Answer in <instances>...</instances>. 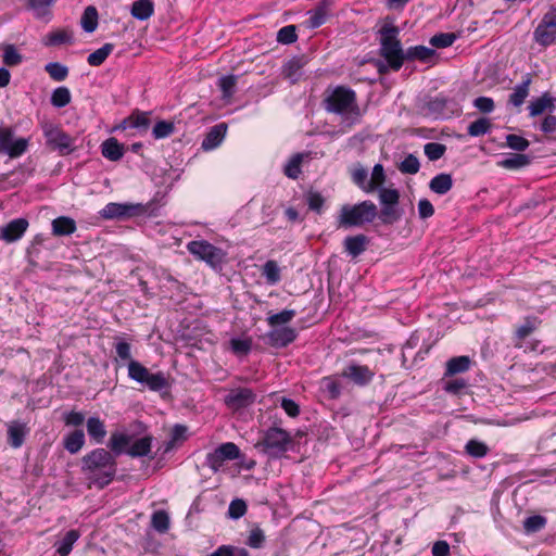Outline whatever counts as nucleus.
<instances>
[{
	"instance_id": "nucleus-1",
	"label": "nucleus",
	"mask_w": 556,
	"mask_h": 556,
	"mask_svg": "<svg viewBox=\"0 0 556 556\" xmlns=\"http://www.w3.org/2000/svg\"><path fill=\"white\" fill-rule=\"evenodd\" d=\"M81 471L89 482L102 490L115 478L117 462L104 447H97L81 458Z\"/></svg>"
},
{
	"instance_id": "nucleus-2",
	"label": "nucleus",
	"mask_w": 556,
	"mask_h": 556,
	"mask_svg": "<svg viewBox=\"0 0 556 556\" xmlns=\"http://www.w3.org/2000/svg\"><path fill=\"white\" fill-rule=\"evenodd\" d=\"M377 216L378 207L370 200H365L356 204H343L337 216V228H361L367 224L374 223Z\"/></svg>"
},
{
	"instance_id": "nucleus-3",
	"label": "nucleus",
	"mask_w": 556,
	"mask_h": 556,
	"mask_svg": "<svg viewBox=\"0 0 556 556\" xmlns=\"http://www.w3.org/2000/svg\"><path fill=\"white\" fill-rule=\"evenodd\" d=\"M255 447L261 448L269 458L278 459L294 448V440L287 430L273 426L264 431Z\"/></svg>"
},
{
	"instance_id": "nucleus-4",
	"label": "nucleus",
	"mask_w": 556,
	"mask_h": 556,
	"mask_svg": "<svg viewBox=\"0 0 556 556\" xmlns=\"http://www.w3.org/2000/svg\"><path fill=\"white\" fill-rule=\"evenodd\" d=\"M161 207L156 198H153L146 204L142 203H114L106 204L100 215L104 219H124L134 216H156Z\"/></svg>"
},
{
	"instance_id": "nucleus-5",
	"label": "nucleus",
	"mask_w": 556,
	"mask_h": 556,
	"mask_svg": "<svg viewBox=\"0 0 556 556\" xmlns=\"http://www.w3.org/2000/svg\"><path fill=\"white\" fill-rule=\"evenodd\" d=\"M380 55L383 60H374L379 74H386L390 68L399 71L405 62V50L397 37H380Z\"/></svg>"
},
{
	"instance_id": "nucleus-6",
	"label": "nucleus",
	"mask_w": 556,
	"mask_h": 556,
	"mask_svg": "<svg viewBox=\"0 0 556 556\" xmlns=\"http://www.w3.org/2000/svg\"><path fill=\"white\" fill-rule=\"evenodd\" d=\"M325 102L327 111L342 114L356 108V93L351 88L338 86L326 98Z\"/></svg>"
},
{
	"instance_id": "nucleus-7",
	"label": "nucleus",
	"mask_w": 556,
	"mask_h": 556,
	"mask_svg": "<svg viewBox=\"0 0 556 556\" xmlns=\"http://www.w3.org/2000/svg\"><path fill=\"white\" fill-rule=\"evenodd\" d=\"M188 251L214 269L222 268V264L224 263L226 255L220 248H217L205 240L189 242Z\"/></svg>"
},
{
	"instance_id": "nucleus-8",
	"label": "nucleus",
	"mask_w": 556,
	"mask_h": 556,
	"mask_svg": "<svg viewBox=\"0 0 556 556\" xmlns=\"http://www.w3.org/2000/svg\"><path fill=\"white\" fill-rule=\"evenodd\" d=\"M43 136L46 138L47 146L51 150L58 151L62 156L71 154L76 149L74 146V139L58 127L46 125L43 127Z\"/></svg>"
},
{
	"instance_id": "nucleus-9",
	"label": "nucleus",
	"mask_w": 556,
	"mask_h": 556,
	"mask_svg": "<svg viewBox=\"0 0 556 556\" xmlns=\"http://www.w3.org/2000/svg\"><path fill=\"white\" fill-rule=\"evenodd\" d=\"M28 144L26 138H14L13 128L0 126V153L17 159L27 151Z\"/></svg>"
},
{
	"instance_id": "nucleus-10",
	"label": "nucleus",
	"mask_w": 556,
	"mask_h": 556,
	"mask_svg": "<svg viewBox=\"0 0 556 556\" xmlns=\"http://www.w3.org/2000/svg\"><path fill=\"white\" fill-rule=\"evenodd\" d=\"M426 106L428 113L434 118L446 119L454 115H459L462 112V106L455 99L447 98L443 94H438L430 99Z\"/></svg>"
},
{
	"instance_id": "nucleus-11",
	"label": "nucleus",
	"mask_w": 556,
	"mask_h": 556,
	"mask_svg": "<svg viewBox=\"0 0 556 556\" xmlns=\"http://www.w3.org/2000/svg\"><path fill=\"white\" fill-rule=\"evenodd\" d=\"M341 376L351 380L356 386L365 387L374 379L375 371L366 365H359L355 362H351L344 367Z\"/></svg>"
},
{
	"instance_id": "nucleus-12",
	"label": "nucleus",
	"mask_w": 556,
	"mask_h": 556,
	"mask_svg": "<svg viewBox=\"0 0 556 556\" xmlns=\"http://www.w3.org/2000/svg\"><path fill=\"white\" fill-rule=\"evenodd\" d=\"M256 394L249 388H237L225 396V404L231 410H240L254 404Z\"/></svg>"
},
{
	"instance_id": "nucleus-13",
	"label": "nucleus",
	"mask_w": 556,
	"mask_h": 556,
	"mask_svg": "<svg viewBox=\"0 0 556 556\" xmlns=\"http://www.w3.org/2000/svg\"><path fill=\"white\" fill-rule=\"evenodd\" d=\"M331 5V0L319 1L314 9L307 11V17L301 23V26L305 29L312 30L325 24L330 14Z\"/></svg>"
},
{
	"instance_id": "nucleus-14",
	"label": "nucleus",
	"mask_w": 556,
	"mask_h": 556,
	"mask_svg": "<svg viewBox=\"0 0 556 556\" xmlns=\"http://www.w3.org/2000/svg\"><path fill=\"white\" fill-rule=\"evenodd\" d=\"M298 337L295 329L291 327H280L268 331L265 336L266 343L273 348L281 349L292 343Z\"/></svg>"
},
{
	"instance_id": "nucleus-15",
	"label": "nucleus",
	"mask_w": 556,
	"mask_h": 556,
	"mask_svg": "<svg viewBox=\"0 0 556 556\" xmlns=\"http://www.w3.org/2000/svg\"><path fill=\"white\" fill-rule=\"evenodd\" d=\"M28 225L26 218H15L0 228V239L8 243L15 242L23 237Z\"/></svg>"
},
{
	"instance_id": "nucleus-16",
	"label": "nucleus",
	"mask_w": 556,
	"mask_h": 556,
	"mask_svg": "<svg viewBox=\"0 0 556 556\" xmlns=\"http://www.w3.org/2000/svg\"><path fill=\"white\" fill-rule=\"evenodd\" d=\"M29 433V428L25 422L12 420L8 424V444L13 448H20Z\"/></svg>"
},
{
	"instance_id": "nucleus-17",
	"label": "nucleus",
	"mask_w": 556,
	"mask_h": 556,
	"mask_svg": "<svg viewBox=\"0 0 556 556\" xmlns=\"http://www.w3.org/2000/svg\"><path fill=\"white\" fill-rule=\"evenodd\" d=\"M227 128L226 123H219L211 127L202 141V149L204 151H210L217 148L224 140Z\"/></svg>"
},
{
	"instance_id": "nucleus-18",
	"label": "nucleus",
	"mask_w": 556,
	"mask_h": 556,
	"mask_svg": "<svg viewBox=\"0 0 556 556\" xmlns=\"http://www.w3.org/2000/svg\"><path fill=\"white\" fill-rule=\"evenodd\" d=\"M131 442V435L115 431L111 434L110 440L108 442V451L114 455L116 459L122 454H127V446Z\"/></svg>"
},
{
	"instance_id": "nucleus-19",
	"label": "nucleus",
	"mask_w": 556,
	"mask_h": 556,
	"mask_svg": "<svg viewBox=\"0 0 556 556\" xmlns=\"http://www.w3.org/2000/svg\"><path fill=\"white\" fill-rule=\"evenodd\" d=\"M368 243V237L363 233L349 236L343 241L345 252L352 257H357L363 252H365Z\"/></svg>"
},
{
	"instance_id": "nucleus-20",
	"label": "nucleus",
	"mask_w": 556,
	"mask_h": 556,
	"mask_svg": "<svg viewBox=\"0 0 556 556\" xmlns=\"http://www.w3.org/2000/svg\"><path fill=\"white\" fill-rule=\"evenodd\" d=\"M556 108V98L548 92H544L540 98L532 100L529 104L530 116H538L546 110L552 112Z\"/></svg>"
},
{
	"instance_id": "nucleus-21",
	"label": "nucleus",
	"mask_w": 556,
	"mask_h": 556,
	"mask_svg": "<svg viewBox=\"0 0 556 556\" xmlns=\"http://www.w3.org/2000/svg\"><path fill=\"white\" fill-rule=\"evenodd\" d=\"M101 153L105 159L116 162L124 155V146L116 138L111 137L101 143Z\"/></svg>"
},
{
	"instance_id": "nucleus-22",
	"label": "nucleus",
	"mask_w": 556,
	"mask_h": 556,
	"mask_svg": "<svg viewBox=\"0 0 556 556\" xmlns=\"http://www.w3.org/2000/svg\"><path fill=\"white\" fill-rule=\"evenodd\" d=\"M453 188V177L447 173L435 175L429 182V189L439 194H446Z\"/></svg>"
},
{
	"instance_id": "nucleus-23",
	"label": "nucleus",
	"mask_w": 556,
	"mask_h": 556,
	"mask_svg": "<svg viewBox=\"0 0 556 556\" xmlns=\"http://www.w3.org/2000/svg\"><path fill=\"white\" fill-rule=\"evenodd\" d=\"M471 365V358L467 355L452 357L446 362L444 376L452 377L457 374L466 372Z\"/></svg>"
},
{
	"instance_id": "nucleus-24",
	"label": "nucleus",
	"mask_w": 556,
	"mask_h": 556,
	"mask_svg": "<svg viewBox=\"0 0 556 556\" xmlns=\"http://www.w3.org/2000/svg\"><path fill=\"white\" fill-rule=\"evenodd\" d=\"M304 61L301 58H293L289 60L282 67V76L291 84L298 83L302 77V67Z\"/></svg>"
},
{
	"instance_id": "nucleus-25",
	"label": "nucleus",
	"mask_w": 556,
	"mask_h": 556,
	"mask_svg": "<svg viewBox=\"0 0 556 556\" xmlns=\"http://www.w3.org/2000/svg\"><path fill=\"white\" fill-rule=\"evenodd\" d=\"M2 62L8 67L18 66L23 63L24 56L13 43H1Z\"/></svg>"
},
{
	"instance_id": "nucleus-26",
	"label": "nucleus",
	"mask_w": 556,
	"mask_h": 556,
	"mask_svg": "<svg viewBox=\"0 0 556 556\" xmlns=\"http://www.w3.org/2000/svg\"><path fill=\"white\" fill-rule=\"evenodd\" d=\"M86 426L89 438L97 444L102 443L106 435L104 422L99 417L92 416L87 419Z\"/></svg>"
},
{
	"instance_id": "nucleus-27",
	"label": "nucleus",
	"mask_w": 556,
	"mask_h": 556,
	"mask_svg": "<svg viewBox=\"0 0 556 556\" xmlns=\"http://www.w3.org/2000/svg\"><path fill=\"white\" fill-rule=\"evenodd\" d=\"M531 84V75L527 74L523 80L516 85L509 94L508 103L514 106H520L529 94V86Z\"/></svg>"
},
{
	"instance_id": "nucleus-28",
	"label": "nucleus",
	"mask_w": 556,
	"mask_h": 556,
	"mask_svg": "<svg viewBox=\"0 0 556 556\" xmlns=\"http://www.w3.org/2000/svg\"><path fill=\"white\" fill-rule=\"evenodd\" d=\"M437 54L435 49L426 46L409 47L405 52V61H415L427 63Z\"/></svg>"
},
{
	"instance_id": "nucleus-29",
	"label": "nucleus",
	"mask_w": 556,
	"mask_h": 556,
	"mask_svg": "<svg viewBox=\"0 0 556 556\" xmlns=\"http://www.w3.org/2000/svg\"><path fill=\"white\" fill-rule=\"evenodd\" d=\"M402 214L403 211L399 207V204H381L377 217L383 225H392L401 219Z\"/></svg>"
},
{
	"instance_id": "nucleus-30",
	"label": "nucleus",
	"mask_w": 556,
	"mask_h": 556,
	"mask_svg": "<svg viewBox=\"0 0 556 556\" xmlns=\"http://www.w3.org/2000/svg\"><path fill=\"white\" fill-rule=\"evenodd\" d=\"M142 384L154 392H160L170 387L169 381L163 371L151 372L150 370H148L147 378Z\"/></svg>"
},
{
	"instance_id": "nucleus-31",
	"label": "nucleus",
	"mask_w": 556,
	"mask_h": 556,
	"mask_svg": "<svg viewBox=\"0 0 556 556\" xmlns=\"http://www.w3.org/2000/svg\"><path fill=\"white\" fill-rule=\"evenodd\" d=\"M85 444V433L81 429H76L68 433L63 440L64 448L71 453H78Z\"/></svg>"
},
{
	"instance_id": "nucleus-32",
	"label": "nucleus",
	"mask_w": 556,
	"mask_h": 556,
	"mask_svg": "<svg viewBox=\"0 0 556 556\" xmlns=\"http://www.w3.org/2000/svg\"><path fill=\"white\" fill-rule=\"evenodd\" d=\"M531 163V157L522 153H511L507 157L497 163L500 167L505 169H519L528 166Z\"/></svg>"
},
{
	"instance_id": "nucleus-33",
	"label": "nucleus",
	"mask_w": 556,
	"mask_h": 556,
	"mask_svg": "<svg viewBox=\"0 0 556 556\" xmlns=\"http://www.w3.org/2000/svg\"><path fill=\"white\" fill-rule=\"evenodd\" d=\"M80 533L78 530L72 529L66 532V534L55 542L54 546L56 547V553L60 556H67L72 549L74 543L79 539Z\"/></svg>"
},
{
	"instance_id": "nucleus-34",
	"label": "nucleus",
	"mask_w": 556,
	"mask_h": 556,
	"mask_svg": "<svg viewBox=\"0 0 556 556\" xmlns=\"http://www.w3.org/2000/svg\"><path fill=\"white\" fill-rule=\"evenodd\" d=\"M76 231V223L67 216H60L52 222V232L54 236H70Z\"/></svg>"
},
{
	"instance_id": "nucleus-35",
	"label": "nucleus",
	"mask_w": 556,
	"mask_h": 556,
	"mask_svg": "<svg viewBox=\"0 0 556 556\" xmlns=\"http://www.w3.org/2000/svg\"><path fill=\"white\" fill-rule=\"evenodd\" d=\"M152 440L151 435L140 438L127 450V455L131 457L148 456L151 451Z\"/></svg>"
},
{
	"instance_id": "nucleus-36",
	"label": "nucleus",
	"mask_w": 556,
	"mask_h": 556,
	"mask_svg": "<svg viewBox=\"0 0 556 556\" xmlns=\"http://www.w3.org/2000/svg\"><path fill=\"white\" fill-rule=\"evenodd\" d=\"M80 24L84 31L90 34L97 29L98 26V11L96 7L88 5L81 15Z\"/></svg>"
},
{
	"instance_id": "nucleus-37",
	"label": "nucleus",
	"mask_w": 556,
	"mask_h": 556,
	"mask_svg": "<svg viewBox=\"0 0 556 556\" xmlns=\"http://www.w3.org/2000/svg\"><path fill=\"white\" fill-rule=\"evenodd\" d=\"M153 11L154 7L151 0H137L131 7L132 16L140 21L148 20L153 14Z\"/></svg>"
},
{
	"instance_id": "nucleus-38",
	"label": "nucleus",
	"mask_w": 556,
	"mask_h": 556,
	"mask_svg": "<svg viewBox=\"0 0 556 556\" xmlns=\"http://www.w3.org/2000/svg\"><path fill=\"white\" fill-rule=\"evenodd\" d=\"M547 29L556 30V7L551 5L547 12L543 15L534 35H548Z\"/></svg>"
},
{
	"instance_id": "nucleus-39",
	"label": "nucleus",
	"mask_w": 556,
	"mask_h": 556,
	"mask_svg": "<svg viewBox=\"0 0 556 556\" xmlns=\"http://www.w3.org/2000/svg\"><path fill=\"white\" fill-rule=\"evenodd\" d=\"M352 180L366 193H371L375 191L374 184L369 182L368 172L363 166H359L353 170Z\"/></svg>"
},
{
	"instance_id": "nucleus-40",
	"label": "nucleus",
	"mask_w": 556,
	"mask_h": 556,
	"mask_svg": "<svg viewBox=\"0 0 556 556\" xmlns=\"http://www.w3.org/2000/svg\"><path fill=\"white\" fill-rule=\"evenodd\" d=\"M114 49L113 43H105L101 48L90 53L87 58V62L90 66H100L104 63L108 56Z\"/></svg>"
},
{
	"instance_id": "nucleus-41",
	"label": "nucleus",
	"mask_w": 556,
	"mask_h": 556,
	"mask_svg": "<svg viewBox=\"0 0 556 556\" xmlns=\"http://www.w3.org/2000/svg\"><path fill=\"white\" fill-rule=\"evenodd\" d=\"M72 96L67 87L61 86L52 91L50 102L54 108L62 109L71 103Z\"/></svg>"
},
{
	"instance_id": "nucleus-42",
	"label": "nucleus",
	"mask_w": 556,
	"mask_h": 556,
	"mask_svg": "<svg viewBox=\"0 0 556 556\" xmlns=\"http://www.w3.org/2000/svg\"><path fill=\"white\" fill-rule=\"evenodd\" d=\"M547 519L542 515H533L523 520V531L527 534L540 532L546 527Z\"/></svg>"
},
{
	"instance_id": "nucleus-43",
	"label": "nucleus",
	"mask_w": 556,
	"mask_h": 556,
	"mask_svg": "<svg viewBox=\"0 0 556 556\" xmlns=\"http://www.w3.org/2000/svg\"><path fill=\"white\" fill-rule=\"evenodd\" d=\"M262 275L269 285H276L281 280L280 268L274 260H269L263 265Z\"/></svg>"
},
{
	"instance_id": "nucleus-44",
	"label": "nucleus",
	"mask_w": 556,
	"mask_h": 556,
	"mask_svg": "<svg viewBox=\"0 0 556 556\" xmlns=\"http://www.w3.org/2000/svg\"><path fill=\"white\" fill-rule=\"evenodd\" d=\"M491 128H492L491 121L486 117H480L469 124V126L467 128V132L471 137H479V136H483V135L490 132Z\"/></svg>"
},
{
	"instance_id": "nucleus-45",
	"label": "nucleus",
	"mask_w": 556,
	"mask_h": 556,
	"mask_svg": "<svg viewBox=\"0 0 556 556\" xmlns=\"http://www.w3.org/2000/svg\"><path fill=\"white\" fill-rule=\"evenodd\" d=\"M56 0H27L29 9L38 18H46L50 14V8Z\"/></svg>"
},
{
	"instance_id": "nucleus-46",
	"label": "nucleus",
	"mask_w": 556,
	"mask_h": 556,
	"mask_svg": "<svg viewBox=\"0 0 556 556\" xmlns=\"http://www.w3.org/2000/svg\"><path fill=\"white\" fill-rule=\"evenodd\" d=\"M151 526L155 531L160 533L167 532L169 529L168 514L162 509L154 511L151 517Z\"/></svg>"
},
{
	"instance_id": "nucleus-47",
	"label": "nucleus",
	"mask_w": 556,
	"mask_h": 556,
	"mask_svg": "<svg viewBox=\"0 0 556 556\" xmlns=\"http://www.w3.org/2000/svg\"><path fill=\"white\" fill-rule=\"evenodd\" d=\"M45 71L55 81H63L68 75V67L60 62H50L46 64Z\"/></svg>"
},
{
	"instance_id": "nucleus-48",
	"label": "nucleus",
	"mask_w": 556,
	"mask_h": 556,
	"mask_svg": "<svg viewBox=\"0 0 556 556\" xmlns=\"http://www.w3.org/2000/svg\"><path fill=\"white\" fill-rule=\"evenodd\" d=\"M465 450L467 454L475 458H482L490 451L489 446L484 442L476 439L469 440L465 446Z\"/></svg>"
},
{
	"instance_id": "nucleus-49",
	"label": "nucleus",
	"mask_w": 556,
	"mask_h": 556,
	"mask_svg": "<svg viewBox=\"0 0 556 556\" xmlns=\"http://www.w3.org/2000/svg\"><path fill=\"white\" fill-rule=\"evenodd\" d=\"M148 370L149 369L138 361H130L128 363V377L138 383L144 382Z\"/></svg>"
},
{
	"instance_id": "nucleus-50",
	"label": "nucleus",
	"mask_w": 556,
	"mask_h": 556,
	"mask_svg": "<svg viewBox=\"0 0 556 556\" xmlns=\"http://www.w3.org/2000/svg\"><path fill=\"white\" fill-rule=\"evenodd\" d=\"M175 131V124L170 121H157L152 129L154 139H164L169 137Z\"/></svg>"
},
{
	"instance_id": "nucleus-51",
	"label": "nucleus",
	"mask_w": 556,
	"mask_h": 556,
	"mask_svg": "<svg viewBox=\"0 0 556 556\" xmlns=\"http://www.w3.org/2000/svg\"><path fill=\"white\" fill-rule=\"evenodd\" d=\"M237 76L226 75L218 79V87L222 90L223 99H229L235 94Z\"/></svg>"
},
{
	"instance_id": "nucleus-52",
	"label": "nucleus",
	"mask_w": 556,
	"mask_h": 556,
	"mask_svg": "<svg viewBox=\"0 0 556 556\" xmlns=\"http://www.w3.org/2000/svg\"><path fill=\"white\" fill-rule=\"evenodd\" d=\"M303 160V154L296 153L292 155V157L285 165L283 173L287 177L296 179L301 173V163Z\"/></svg>"
},
{
	"instance_id": "nucleus-53",
	"label": "nucleus",
	"mask_w": 556,
	"mask_h": 556,
	"mask_svg": "<svg viewBox=\"0 0 556 556\" xmlns=\"http://www.w3.org/2000/svg\"><path fill=\"white\" fill-rule=\"evenodd\" d=\"M248 505L242 498H235L228 506L227 516L232 520H238L245 515Z\"/></svg>"
},
{
	"instance_id": "nucleus-54",
	"label": "nucleus",
	"mask_w": 556,
	"mask_h": 556,
	"mask_svg": "<svg viewBox=\"0 0 556 556\" xmlns=\"http://www.w3.org/2000/svg\"><path fill=\"white\" fill-rule=\"evenodd\" d=\"M295 315H296V312L294 309H283L279 313L269 315L267 317V323L271 327L286 325V324L290 323Z\"/></svg>"
},
{
	"instance_id": "nucleus-55",
	"label": "nucleus",
	"mask_w": 556,
	"mask_h": 556,
	"mask_svg": "<svg viewBox=\"0 0 556 556\" xmlns=\"http://www.w3.org/2000/svg\"><path fill=\"white\" fill-rule=\"evenodd\" d=\"M399 170L402 174L415 175L420 169V163L417 156L408 154L399 165Z\"/></svg>"
},
{
	"instance_id": "nucleus-56",
	"label": "nucleus",
	"mask_w": 556,
	"mask_h": 556,
	"mask_svg": "<svg viewBox=\"0 0 556 556\" xmlns=\"http://www.w3.org/2000/svg\"><path fill=\"white\" fill-rule=\"evenodd\" d=\"M266 536L264 531L260 527L253 528L245 541V544L254 549L262 548L265 544Z\"/></svg>"
},
{
	"instance_id": "nucleus-57",
	"label": "nucleus",
	"mask_w": 556,
	"mask_h": 556,
	"mask_svg": "<svg viewBox=\"0 0 556 556\" xmlns=\"http://www.w3.org/2000/svg\"><path fill=\"white\" fill-rule=\"evenodd\" d=\"M379 192L380 204H399L400 192L397 189L384 188L383 186L377 189Z\"/></svg>"
},
{
	"instance_id": "nucleus-58",
	"label": "nucleus",
	"mask_w": 556,
	"mask_h": 556,
	"mask_svg": "<svg viewBox=\"0 0 556 556\" xmlns=\"http://www.w3.org/2000/svg\"><path fill=\"white\" fill-rule=\"evenodd\" d=\"M215 450L224 458L225 462L237 459L240 456V450L238 445L232 442L223 443Z\"/></svg>"
},
{
	"instance_id": "nucleus-59",
	"label": "nucleus",
	"mask_w": 556,
	"mask_h": 556,
	"mask_svg": "<svg viewBox=\"0 0 556 556\" xmlns=\"http://www.w3.org/2000/svg\"><path fill=\"white\" fill-rule=\"evenodd\" d=\"M445 151V144L439 142H428L424 147V152L430 161H437L441 159Z\"/></svg>"
},
{
	"instance_id": "nucleus-60",
	"label": "nucleus",
	"mask_w": 556,
	"mask_h": 556,
	"mask_svg": "<svg viewBox=\"0 0 556 556\" xmlns=\"http://www.w3.org/2000/svg\"><path fill=\"white\" fill-rule=\"evenodd\" d=\"M505 139H506V146L509 149L518 151V152L526 151L530 146L529 140L519 135L509 134L506 136Z\"/></svg>"
},
{
	"instance_id": "nucleus-61",
	"label": "nucleus",
	"mask_w": 556,
	"mask_h": 556,
	"mask_svg": "<svg viewBox=\"0 0 556 556\" xmlns=\"http://www.w3.org/2000/svg\"><path fill=\"white\" fill-rule=\"evenodd\" d=\"M536 328V318L527 317L522 325L516 331L515 337L517 340L522 341L528 338Z\"/></svg>"
},
{
	"instance_id": "nucleus-62",
	"label": "nucleus",
	"mask_w": 556,
	"mask_h": 556,
	"mask_svg": "<svg viewBox=\"0 0 556 556\" xmlns=\"http://www.w3.org/2000/svg\"><path fill=\"white\" fill-rule=\"evenodd\" d=\"M230 349L237 355H247L252 349V340L250 338H232L230 340Z\"/></svg>"
},
{
	"instance_id": "nucleus-63",
	"label": "nucleus",
	"mask_w": 556,
	"mask_h": 556,
	"mask_svg": "<svg viewBox=\"0 0 556 556\" xmlns=\"http://www.w3.org/2000/svg\"><path fill=\"white\" fill-rule=\"evenodd\" d=\"M124 123H128L129 127L137 129H148L150 126V119L147 113H138L129 116Z\"/></svg>"
},
{
	"instance_id": "nucleus-64",
	"label": "nucleus",
	"mask_w": 556,
	"mask_h": 556,
	"mask_svg": "<svg viewBox=\"0 0 556 556\" xmlns=\"http://www.w3.org/2000/svg\"><path fill=\"white\" fill-rule=\"evenodd\" d=\"M306 202L309 210L320 213L325 203V198L316 191H309L306 195Z\"/></svg>"
}]
</instances>
